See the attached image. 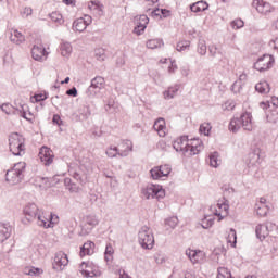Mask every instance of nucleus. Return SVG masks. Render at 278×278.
<instances>
[{"instance_id": "nucleus-24", "label": "nucleus", "mask_w": 278, "mask_h": 278, "mask_svg": "<svg viewBox=\"0 0 278 278\" xmlns=\"http://www.w3.org/2000/svg\"><path fill=\"white\" fill-rule=\"evenodd\" d=\"M27 110H29V106H27V104L21 105V109L18 110L20 116L22 118H25V121H28V123H34V114H31V112L27 113Z\"/></svg>"}, {"instance_id": "nucleus-29", "label": "nucleus", "mask_w": 278, "mask_h": 278, "mask_svg": "<svg viewBox=\"0 0 278 278\" xmlns=\"http://www.w3.org/2000/svg\"><path fill=\"white\" fill-rule=\"evenodd\" d=\"M179 92V85H175L169 87L167 90L163 92L164 99H175V96Z\"/></svg>"}, {"instance_id": "nucleus-53", "label": "nucleus", "mask_w": 278, "mask_h": 278, "mask_svg": "<svg viewBox=\"0 0 278 278\" xmlns=\"http://www.w3.org/2000/svg\"><path fill=\"white\" fill-rule=\"evenodd\" d=\"M0 108H1L2 112H4V114L10 115V114H12V112H14V109L12 108V104L4 103Z\"/></svg>"}, {"instance_id": "nucleus-40", "label": "nucleus", "mask_w": 278, "mask_h": 278, "mask_svg": "<svg viewBox=\"0 0 278 278\" xmlns=\"http://www.w3.org/2000/svg\"><path fill=\"white\" fill-rule=\"evenodd\" d=\"M94 58L98 60V62H105V49L98 48L94 50Z\"/></svg>"}, {"instance_id": "nucleus-52", "label": "nucleus", "mask_w": 278, "mask_h": 278, "mask_svg": "<svg viewBox=\"0 0 278 278\" xmlns=\"http://www.w3.org/2000/svg\"><path fill=\"white\" fill-rule=\"evenodd\" d=\"M40 273H41L40 268H36V267L25 269V274L30 275V277H36V275H40Z\"/></svg>"}, {"instance_id": "nucleus-15", "label": "nucleus", "mask_w": 278, "mask_h": 278, "mask_svg": "<svg viewBox=\"0 0 278 278\" xmlns=\"http://www.w3.org/2000/svg\"><path fill=\"white\" fill-rule=\"evenodd\" d=\"M252 5L260 14H268L269 12H273L270 3L265 2L264 0H253Z\"/></svg>"}, {"instance_id": "nucleus-41", "label": "nucleus", "mask_w": 278, "mask_h": 278, "mask_svg": "<svg viewBox=\"0 0 278 278\" xmlns=\"http://www.w3.org/2000/svg\"><path fill=\"white\" fill-rule=\"evenodd\" d=\"M150 174H151L152 179H154V180L162 179V177H164L162 175V169L160 168V166L153 167L150 170Z\"/></svg>"}, {"instance_id": "nucleus-60", "label": "nucleus", "mask_w": 278, "mask_h": 278, "mask_svg": "<svg viewBox=\"0 0 278 278\" xmlns=\"http://www.w3.org/2000/svg\"><path fill=\"white\" fill-rule=\"evenodd\" d=\"M214 225V219H207V222H203L202 227L203 229H210Z\"/></svg>"}, {"instance_id": "nucleus-61", "label": "nucleus", "mask_w": 278, "mask_h": 278, "mask_svg": "<svg viewBox=\"0 0 278 278\" xmlns=\"http://www.w3.org/2000/svg\"><path fill=\"white\" fill-rule=\"evenodd\" d=\"M180 73L182 77H188V75H190V68L188 66H184L180 68Z\"/></svg>"}, {"instance_id": "nucleus-19", "label": "nucleus", "mask_w": 278, "mask_h": 278, "mask_svg": "<svg viewBox=\"0 0 278 278\" xmlns=\"http://www.w3.org/2000/svg\"><path fill=\"white\" fill-rule=\"evenodd\" d=\"M227 214H229V204L225 202H218L217 208L215 210V216H218L219 220H223Z\"/></svg>"}, {"instance_id": "nucleus-37", "label": "nucleus", "mask_w": 278, "mask_h": 278, "mask_svg": "<svg viewBox=\"0 0 278 278\" xmlns=\"http://www.w3.org/2000/svg\"><path fill=\"white\" fill-rule=\"evenodd\" d=\"M50 18H51V21H53V23H56V25H63L64 24V17L58 11L52 12L50 14Z\"/></svg>"}, {"instance_id": "nucleus-14", "label": "nucleus", "mask_w": 278, "mask_h": 278, "mask_svg": "<svg viewBox=\"0 0 278 278\" xmlns=\"http://www.w3.org/2000/svg\"><path fill=\"white\" fill-rule=\"evenodd\" d=\"M186 255L192 264H199L205 260V252L201 250H186Z\"/></svg>"}, {"instance_id": "nucleus-49", "label": "nucleus", "mask_w": 278, "mask_h": 278, "mask_svg": "<svg viewBox=\"0 0 278 278\" xmlns=\"http://www.w3.org/2000/svg\"><path fill=\"white\" fill-rule=\"evenodd\" d=\"M242 86H243V83L236 80L231 86L232 92H235V94H238V92L242 90Z\"/></svg>"}, {"instance_id": "nucleus-22", "label": "nucleus", "mask_w": 278, "mask_h": 278, "mask_svg": "<svg viewBox=\"0 0 278 278\" xmlns=\"http://www.w3.org/2000/svg\"><path fill=\"white\" fill-rule=\"evenodd\" d=\"M108 157H127V150H118V147L113 146L106 150Z\"/></svg>"}, {"instance_id": "nucleus-31", "label": "nucleus", "mask_w": 278, "mask_h": 278, "mask_svg": "<svg viewBox=\"0 0 278 278\" xmlns=\"http://www.w3.org/2000/svg\"><path fill=\"white\" fill-rule=\"evenodd\" d=\"M260 106L262 108V110H268L270 108H273L274 110L278 108V98L277 97H273L270 102H261Z\"/></svg>"}, {"instance_id": "nucleus-9", "label": "nucleus", "mask_w": 278, "mask_h": 278, "mask_svg": "<svg viewBox=\"0 0 278 278\" xmlns=\"http://www.w3.org/2000/svg\"><path fill=\"white\" fill-rule=\"evenodd\" d=\"M92 24V16L90 15H85L84 17L77 18L73 23V29L74 31H86V28L88 25Z\"/></svg>"}, {"instance_id": "nucleus-43", "label": "nucleus", "mask_w": 278, "mask_h": 278, "mask_svg": "<svg viewBox=\"0 0 278 278\" xmlns=\"http://www.w3.org/2000/svg\"><path fill=\"white\" fill-rule=\"evenodd\" d=\"M198 53H199V55H205L207 53V45L205 43V40L199 41Z\"/></svg>"}, {"instance_id": "nucleus-32", "label": "nucleus", "mask_w": 278, "mask_h": 278, "mask_svg": "<svg viewBox=\"0 0 278 278\" xmlns=\"http://www.w3.org/2000/svg\"><path fill=\"white\" fill-rule=\"evenodd\" d=\"M61 54L63 55V58H68V55H71V53H73V46H71L70 42H63L61 43Z\"/></svg>"}, {"instance_id": "nucleus-62", "label": "nucleus", "mask_w": 278, "mask_h": 278, "mask_svg": "<svg viewBox=\"0 0 278 278\" xmlns=\"http://www.w3.org/2000/svg\"><path fill=\"white\" fill-rule=\"evenodd\" d=\"M116 66H118L119 68H121L122 66H125V58L118 56V58L116 59Z\"/></svg>"}, {"instance_id": "nucleus-46", "label": "nucleus", "mask_w": 278, "mask_h": 278, "mask_svg": "<svg viewBox=\"0 0 278 278\" xmlns=\"http://www.w3.org/2000/svg\"><path fill=\"white\" fill-rule=\"evenodd\" d=\"M159 168H161V174L163 177H168L170 175V172L173 170V168H170V165H161L159 166Z\"/></svg>"}, {"instance_id": "nucleus-6", "label": "nucleus", "mask_w": 278, "mask_h": 278, "mask_svg": "<svg viewBox=\"0 0 278 278\" xmlns=\"http://www.w3.org/2000/svg\"><path fill=\"white\" fill-rule=\"evenodd\" d=\"M273 64H275V58L270 54H264L254 63V68L262 73V71L273 68Z\"/></svg>"}, {"instance_id": "nucleus-48", "label": "nucleus", "mask_w": 278, "mask_h": 278, "mask_svg": "<svg viewBox=\"0 0 278 278\" xmlns=\"http://www.w3.org/2000/svg\"><path fill=\"white\" fill-rule=\"evenodd\" d=\"M232 29H242L244 27V22L240 18L235 20L230 23Z\"/></svg>"}, {"instance_id": "nucleus-3", "label": "nucleus", "mask_w": 278, "mask_h": 278, "mask_svg": "<svg viewBox=\"0 0 278 278\" xmlns=\"http://www.w3.org/2000/svg\"><path fill=\"white\" fill-rule=\"evenodd\" d=\"M138 242L142 249L151 250L155 244V237L153 230L149 226H143L138 232Z\"/></svg>"}, {"instance_id": "nucleus-1", "label": "nucleus", "mask_w": 278, "mask_h": 278, "mask_svg": "<svg viewBox=\"0 0 278 278\" xmlns=\"http://www.w3.org/2000/svg\"><path fill=\"white\" fill-rule=\"evenodd\" d=\"M229 131L232 134H238L240 129H244V131H253V116L251 113L245 112L241 114L240 117H233L228 126Z\"/></svg>"}, {"instance_id": "nucleus-4", "label": "nucleus", "mask_w": 278, "mask_h": 278, "mask_svg": "<svg viewBox=\"0 0 278 278\" xmlns=\"http://www.w3.org/2000/svg\"><path fill=\"white\" fill-rule=\"evenodd\" d=\"M9 148L13 155H25V138L18 132L11 134L9 136Z\"/></svg>"}, {"instance_id": "nucleus-36", "label": "nucleus", "mask_w": 278, "mask_h": 278, "mask_svg": "<svg viewBox=\"0 0 278 278\" xmlns=\"http://www.w3.org/2000/svg\"><path fill=\"white\" fill-rule=\"evenodd\" d=\"M210 165L213 168H218V166H220V159H218V152L210 154Z\"/></svg>"}, {"instance_id": "nucleus-50", "label": "nucleus", "mask_w": 278, "mask_h": 278, "mask_svg": "<svg viewBox=\"0 0 278 278\" xmlns=\"http://www.w3.org/2000/svg\"><path fill=\"white\" fill-rule=\"evenodd\" d=\"M146 29L147 26L138 23L137 26L134 28V34H136L137 36H142Z\"/></svg>"}, {"instance_id": "nucleus-42", "label": "nucleus", "mask_w": 278, "mask_h": 278, "mask_svg": "<svg viewBox=\"0 0 278 278\" xmlns=\"http://www.w3.org/2000/svg\"><path fill=\"white\" fill-rule=\"evenodd\" d=\"M165 225H167V227H170V229H175V227L179 225V218H177V216L169 217L165 219Z\"/></svg>"}, {"instance_id": "nucleus-34", "label": "nucleus", "mask_w": 278, "mask_h": 278, "mask_svg": "<svg viewBox=\"0 0 278 278\" xmlns=\"http://www.w3.org/2000/svg\"><path fill=\"white\" fill-rule=\"evenodd\" d=\"M160 47H164L162 39H150L147 41L148 49H160Z\"/></svg>"}, {"instance_id": "nucleus-25", "label": "nucleus", "mask_w": 278, "mask_h": 278, "mask_svg": "<svg viewBox=\"0 0 278 278\" xmlns=\"http://www.w3.org/2000/svg\"><path fill=\"white\" fill-rule=\"evenodd\" d=\"M210 8V4L207 2L201 0L190 5L191 12H205Z\"/></svg>"}, {"instance_id": "nucleus-56", "label": "nucleus", "mask_w": 278, "mask_h": 278, "mask_svg": "<svg viewBox=\"0 0 278 278\" xmlns=\"http://www.w3.org/2000/svg\"><path fill=\"white\" fill-rule=\"evenodd\" d=\"M52 123L53 125H58V127H60L62 125V117H60V115L58 114H54L52 118Z\"/></svg>"}, {"instance_id": "nucleus-30", "label": "nucleus", "mask_w": 278, "mask_h": 278, "mask_svg": "<svg viewBox=\"0 0 278 278\" xmlns=\"http://www.w3.org/2000/svg\"><path fill=\"white\" fill-rule=\"evenodd\" d=\"M37 225L39 227H45V229L51 228V225H53V222L42 216L40 213L37 215Z\"/></svg>"}, {"instance_id": "nucleus-8", "label": "nucleus", "mask_w": 278, "mask_h": 278, "mask_svg": "<svg viewBox=\"0 0 278 278\" xmlns=\"http://www.w3.org/2000/svg\"><path fill=\"white\" fill-rule=\"evenodd\" d=\"M103 84H105V79L101 76H97L91 80V86L87 89L86 93L89 97H94L98 92L103 88Z\"/></svg>"}, {"instance_id": "nucleus-17", "label": "nucleus", "mask_w": 278, "mask_h": 278, "mask_svg": "<svg viewBox=\"0 0 278 278\" xmlns=\"http://www.w3.org/2000/svg\"><path fill=\"white\" fill-rule=\"evenodd\" d=\"M31 55L36 62H45V60H47V50L42 46H34L31 49Z\"/></svg>"}, {"instance_id": "nucleus-7", "label": "nucleus", "mask_w": 278, "mask_h": 278, "mask_svg": "<svg viewBox=\"0 0 278 278\" xmlns=\"http://www.w3.org/2000/svg\"><path fill=\"white\" fill-rule=\"evenodd\" d=\"M23 212L25 216L23 223H26L25 220H27V223H34V220H36V218L40 214V208L38 207V205H36V203H28L25 205Z\"/></svg>"}, {"instance_id": "nucleus-39", "label": "nucleus", "mask_w": 278, "mask_h": 278, "mask_svg": "<svg viewBox=\"0 0 278 278\" xmlns=\"http://www.w3.org/2000/svg\"><path fill=\"white\" fill-rule=\"evenodd\" d=\"M227 242L232 244V247H236L238 242V236L236 235V229L231 228L228 232Z\"/></svg>"}, {"instance_id": "nucleus-10", "label": "nucleus", "mask_w": 278, "mask_h": 278, "mask_svg": "<svg viewBox=\"0 0 278 278\" xmlns=\"http://www.w3.org/2000/svg\"><path fill=\"white\" fill-rule=\"evenodd\" d=\"M203 151V141L201 139H191L188 141L187 153L189 155H199Z\"/></svg>"}, {"instance_id": "nucleus-64", "label": "nucleus", "mask_w": 278, "mask_h": 278, "mask_svg": "<svg viewBox=\"0 0 278 278\" xmlns=\"http://www.w3.org/2000/svg\"><path fill=\"white\" fill-rule=\"evenodd\" d=\"M35 99H36L37 102L46 101L47 94H42V93L36 94V96H35Z\"/></svg>"}, {"instance_id": "nucleus-21", "label": "nucleus", "mask_w": 278, "mask_h": 278, "mask_svg": "<svg viewBox=\"0 0 278 278\" xmlns=\"http://www.w3.org/2000/svg\"><path fill=\"white\" fill-rule=\"evenodd\" d=\"M153 129L157 131L161 138H164V136H166V132L164 131V129H166V122L164 121V118H157L154 122Z\"/></svg>"}, {"instance_id": "nucleus-28", "label": "nucleus", "mask_w": 278, "mask_h": 278, "mask_svg": "<svg viewBox=\"0 0 278 278\" xmlns=\"http://www.w3.org/2000/svg\"><path fill=\"white\" fill-rule=\"evenodd\" d=\"M256 92H260V94H268L270 92V85L266 80H263L255 86Z\"/></svg>"}, {"instance_id": "nucleus-55", "label": "nucleus", "mask_w": 278, "mask_h": 278, "mask_svg": "<svg viewBox=\"0 0 278 278\" xmlns=\"http://www.w3.org/2000/svg\"><path fill=\"white\" fill-rule=\"evenodd\" d=\"M233 108H236V102H233V100H228L223 105V110L231 111Z\"/></svg>"}, {"instance_id": "nucleus-51", "label": "nucleus", "mask_w": 278, "mask_h": 278, "mask_svg": "<svg viewBox=\"0 0 278 278\" xmlns=\"http://www.w3.org/2000/svg\"><path fill=\"white\" fill-rule=\"evenodd\" d=\"M208 53L211 58H216V55H220V50H218V47L216 46H210L208 47Z\"/></svg>"}, {"instance_id": "nucleus-59", "label": "nucleus", "mask_w": 278, "mask_h": 278, "mask_svg": "<svg viewBox=\"0 0 278 278\" xmlns=\"http://www.w3.org/2000/svg\"><path fill=\"white\" fill-rule=\"evenodd\" d=\"M67 190H70L71 192H79V186H77V184L75 182H72V185L67 187Z\"/></svg>"}, {"instance_id": "nucleus-5", "label": "nucleus", "mask_w": 278, "mask_h": 278, "mask_svg": "<svg viewBox=\"0 0 278 278\" xmlns=\"http://www.w3.org/2000/svg\"><path fill=\"white\" fill-rule=\"evenodd\" d=\"M143 199H157V201L166 197V191L160 185H148L141 189Z\"/></svg>"}, {"instance_id": "nucleus-57", "label": "nucleus", "mask_w": 278, "mask_h": 278, "mask_svg": "<svg viewBox=\"0 0 278 278\" xmlns=\"http://www.w3.org/2000/svg\"><path fill=\"white\" fill-rule=\"evenodd\" d=\"M139 25L147 27V25H149V17L147 15H141L139 18Z\"/></svg>"}, {"instance_id": "nucleus-63", "label": "nucleus", "mask_w": 278, "mask_h": 278, "mask_svg": "<svg viewBox=\"0 0 278 278\" xmlns=\"http://www.w3.org/2000/svg\"><path fill=\"white\" fill-rule=\"evenodd\" d=\"M66 94H68V97H76L77 96V88H71L66 91Z\"/></svg>"}, {"instance_id": "nucleus-26", "label": "nucleus", "mask_w": 278, "mask_h": 278, "mask_svg": "<svg viewBox=\"0 0 278 278\" xmlns=\"http://www.w3.org/2000/svg\"><path fill=\"white\" fill-rule=\"evenodd\" d=\"M10 39L11 42H14L15 45H22V42H25V36L18 30L11 31Z\"/></svg>"}, {"instance_id": "nucleus-54", "label": "nucleus", "mask_w": 278, "mask_h": 278, "mask_svg": "<svg viewBox=\"0 0 278 278\" xmlns=\"http://www.w3.org/2000/svg\"><path fill=\"white\" fill-rule=\"evenodd\" d=\"M154 261L156 264H164L166 262V256H164L162 253H156L154 254Z\"/></svg>"}, {"instance_id": "nucleus-11", "label": "nucleus", "mask_w": 278, "mask_h": 278, "mask_svg": "<svg viewBox=\"0 0 278 278\" xmlns=\"http://www.w3.org/2000/svg\"><path fill=\"white\" fill-rule=\"evenodd\" d=\"M65 266H68V256L64 252L56 253L53 263L54 270H64Z\"/></svg>"}, {"instance_id": "nucleus-13", "label": "nucleus", "mask_w": 278, "mask_h": 278, "mask_svg": "<svg viewBox=\"0 0 278 278\" xmlns=\"http://www.w3.org/2000/svg\"><path fill=\"white\" fill-rule=\"evenodd\" d=\"M80 273L81 275H84V277H101V271L99 270V268L94 267L92 268L90 266V263H86V262H83L80 264Z\"/></svg>"}, {"instance_id": "nucleus-45", "label": "nucleus", "mask_w": 278, "mask_h": 278, "mask_svg": "<svg viewBox=\"0 0 278 278\" xmlns=\"http://www.w3.org/2000/svg\"><path fill=\"white\" fill-rule=\"evenodd\" d=\"M210 131H212V126L210 123H204L200 126V134H203L204 136H210Z\"/></svg>"}, {"instance_id": "nucleus-20", "label": "nucleus", "mask_w": 278, "mask_h": 278, "mask_svg": "<svg viewBox=\"0 0 278 278\" xmlns=\"http://www.w3.org/2000/svg\"><path fill=\"white\" fill-rule=\"evenodd\" d=\"M256 237L258 240H266L267 236L270 233V230H268V225L260 224L256 226L255 229Z\"/></svg>"}, {"instance_id": "nucleus-47", "label": "nucleus", "mask_w": 278, "mask_h": 278, "mask_svg": "<svg viewBox=\"0 0 278 278\" xmlns=\"http://www.w3.org/2000/svg\"><path fill=\"white\" fill-rule=\"evenodd\" d=\"M177 51H186V49H190V41H180L176 46Z\"/></svg>"}, {"instance_id": "nucleus-38", "label": "nucleus", "mask_w": 278, "mask_h": 278, "mask_svg": "<svg viewBox=\"0 0 278 278\" xmlns=\"http://www.w3.org/2000/svg\"><path fill=\"white\" fill-rule=\"evenodd\" d=\"M114 255V248L112 244H106L105 252H104V260L105 262H112Z\"/></svg>"}, {"instance_id": "nucleus-2", "label": "nucleus", "mask_w": 278, "mask_h": 278, "mask_svg": "<svg viewBox=\"0 0 278 278\" xmlns=\"http://www.w3.org/2000/svg\"><path fill=\"white\" fill-rule=\"evenodd\" d=\"M25 162L16 163L11 169L5 174V179L11 186H16L21 184L25 177Z\"/></svg>"}, {"instance_id": "nucleus-27", "label": "nucleus", "mask_w": 278, "mask_h": 278, "mask_svg": "<svg viewBox=\"0 0 278 278\" xmlns=\"http://www.w3.org/2000/svg\"><path fill=\"white\" fill-rule=\"evenodd\" d=\"M118 151H127V155L134 151V143L130 140H122L118 143Z\"/></svg>"}, {"instance_id": "nucleus-35", "label": "nucleus", "mask_w": 278, "mask_h": 278, "mask_svg": "<svg viewBox=\"0 0 278 278\" xmlns=\"http://www.w3.org/2000/svg\"><path fill=\"white\" fill-rule=\"evenodd\" d=\"M216 278H233L231 271L226 267H218Z\"/></svg>"}, {"instance_id": "nucleus-12", "label": "nucleus", "mask_w": 278, "mask_h": 278, "mask_svg": "<svg viewBox=\"0 0 278 278\" xmlns=\"http://www.w3.org/2000/svg\"><path fill=\"white\" fill-rule=\"evenodd\" d=\"M55 155H53V150H50L47 147H42L39 152V159L45 164V166H51L53 164V159Z\"/></svg>"}, {"instance_id": "nucleus-16", "label": "nucleus", "mask_w": 278, "mask_h": 278, "mask_svg": "<svg viewBox=\"0 0 278 278\" xmlns=\"http://www.w3.org/2000/svg\"><path fill=\"white\" fill-rule=\"evenodd\" d=\"M173 148L175 149V151H180L181 153H184V155H186L188 153V137L182 136L175 140Z\"/></svg>"}, {"instance_id": "nucleus-44", "label": "nucleus", "mask_w": 278, "mask_h": 278, "mask_svg": "<svg viewBox=\"0 0 278 278\" xmlns=\"http://www.w3.org/2000/svg\"><path fill=\"white\" fill-rule=\"evenodd\" d=\"M255 210H256L257 216H266V214H268L267 205L260 206V204H255Z\"/></svg>"}, {"instance_id": "nucleus-58", "label": "nucleus", "mask_w": 278, "mask_h": 278, "mask_svg": "<svg viewBox=\"0 0 278 278\" xmlns=\"http://www.w3.org/2000/svg\"><path fill=\"white\" fill-rule=\"evenodd\" d=\"M113 110H114V100H110L105 105V111L112 113L114 112Z\"/></svg>"}, {"instance_id": "nucleus-33", "label": "nucleus", "mask_w": 278, "mask_h": 278, "mask_svg": "<svg viewBox=\"0 0 278 278\" xmlns=\"http://www.w3.org/2000/svg\"><path fill=\"white\" fill-rule=\"evenodd\" d=\"M85 223L89 225L90 229H94L99 225V217L97 215H87L85 217Z\"/></svg>"}, {"instance_id": "nucleus-18", "label": "nucleus", "mask_w": 278, "mask_h": 278, "mask_svg": "<svg viewBox=\"0 0 278 278\" xmlns=\"http://www.w3.org/2000/svg\"><path fill=\"white\" fill-rule=\"evenodd\" d=\"M12 236V225L10 223H0V242H5Z\"/></svg>"}, {"instance_id": "nucleus-23", "label": "nucleus", "mask_w": 278, "mask_h": 278, "mask_svg": "<svg viewBox=\"0 0 278 278\" xmlns=\"http://www.w3.org/2000/svg\"><path fill=\"white\" fill-rule=\"evenodd\" d=\"M94 254V242L87 241L80 248V257H85V255H93Z\"/></svg>"}]
</instances>
